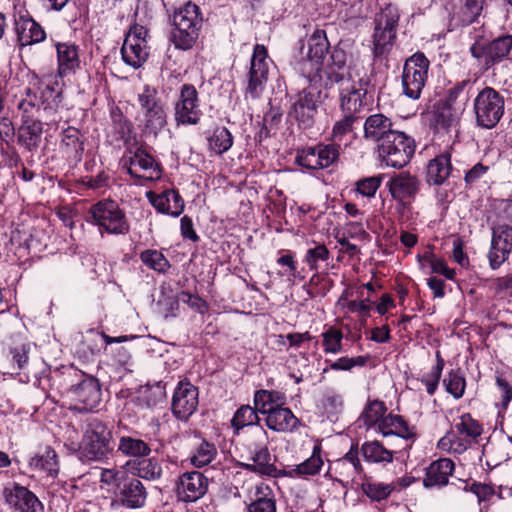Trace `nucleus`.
<instances>
[{
    "label": "nucleus",
    "instance_id": "3",
    "mask_svg": "<svg viewBox=\"0 0 512 512\" xmlns=\"http://www.w3.org/2000/svg\"><path fill=\"white\" fill-rule=\"evenodd\" d=\"M115 448L113 426L100 418H89L84 428L83 460L106 463L114 456Z\"/></svg>",
    "mask_w": 512,
    "mask_h": 512
},
{
    "label": "nucleus",
    "instance_id": "8",
    "mask_svg": "<svg viewBox=\"0 0 512 512\" xmlns=\"http://www.w3.org/2000/svg\"><path fill=\"white\" fill-rule=\"evenodd\" d=\"M415 150L414 138L400 130L390 133L376 148L381 164L395 169L405 167L414 156Z\"/></svg>",
    "mask_w": 512,
    "mask_h": 512
},
{
    "label": "nucleus",
    "instance_id": "1",
    "mask_svg": "<svg viewBox=\"0 0 512 512\" xmlns=\"http://www.w3.org/2000/svg\"><path fill=\"white\" fill-rule=\"evenodd\" d=\"M298 69L310 82L326 75L325 87L351 78L358 62V50L351 39H340L331 45L324 29H315L297 42Z\"/></svg>",
    "mask_w": 512,
    "mask_h": 512
},
{
    "label": "nucleus",
    "instance_id": "56",
    "mask_svg": "<svg viewBox=\"0 0 512 512\" xmlns=\"http://www.w3.org/2000/svg\"><path fill=\"white\" fill-rule=\"evenodd\" d=\"M387 407L381 400H369L362 413V418L366 426L372 427L379 424L386 415Z\"/></svg>",
    "mask_w": 512,
    "mask_h": 512
},
{
    "label": "nucleus",
    "instance_id": "13",
    "mask_svg": "<svg viewBox=\"0 0 512 512\" xmlns=\"http://www.w3.org/2000/svg\"><path fill=\"white\" fill-rule=\"evenodd\" d=\"M341 145L337 142H319L298 149L295 163L307 170H324L337 165L340 159Z\"/></svg>",
    "mask_w": 512,
    "mask_h": 512
},
{
    "label": "nucleus",
    "instance_id": "62",
    "mask_svg": "<svg viewBox=\"0 0 512 512\" xmlns=\"http://www.w3.org/2000/svg\"><path fill=\"white\" fill-rule=\"evenodd\" d=\"M383 179L384 175L382 174L359 179L355 184V190L364 197H374Z\"/></svg>",
    "mask_w": 512,
    "mask_h": 512
},
{
    "label": "nucleus",
    "instance_id": "40",
    "mask_svg": "<svg viewBox=\"0 0 512 512\" xmlns=\"http://www.w3.org/2000/svg\"><path fill=\"white\" fill-rule=\"evenodd\" d=\"M361 479L360 489L371 502L386 501L395 490L393 483L378 482L372 476L363 474Z\"/></svg>",
    "mask_w": 512,
    "mask_h": 512
},
{
    "label": "nucleus",
    "instance_id": "42",
    "mask_svg": "<svg viewBox=\"0 0 512 512\" xmlns=\"http://www.w3.org/2000/svg\"><path fill=\"white\" fill-rule=\"evenodd\" d=\"M361 455L365 462L370 464L386 465L393 462V451L384 447L378 440L365 441L360 447Z\"/></svg>",
    "mask_w": 512,
    "mask_h": 512
},
{
    "label": "nucleus",
    "instance_id": "32",
    "mask_svg": "<svg viewBox=\"0 0 512 512\" xmlns=\"http://www.w3.org/2000/svg\"><path fill=\"white\" fill-rule=\"evenodd\" d=\"M265 424L272 431L287 433L298 430L301 421L290 408L278 406L266 414Z\"/></svg>",
    "mask_w": 512,
    "mask_h": 512
},
{
    "label": "nucleus",
    "instance_id": "48",
    "mask_svg": "<svg viewBox=\"0 0 512 512\" xmlns=\"http://www.w3.org/2000/svg\"><path fill=\"white\" fill-rule=\"evenodd\" d=\"M208 149L216 155H223L233 146L234 137L225 126H215L212 133L207 136Z\"/></svg>",
    "mask_w": 512,
    "mask_h": 512
},
{
    "label": "nucleus",
    "instance_id": "25",
    "mask_svg": "<svg viewBox=\"0 0 512 512\" xmlns=\"http://www.w3.org/2000/svg\"><path fill=\"white\" fill-rule=\"evenodd\" d=\"M127 151L131 154L125 162L127 172L131 177L141 178L139 171L148 172L149 178L160 177L162 168L159 162L148 152L144 145L137 146L134 151L128 146Z\"/></svg>",
    "mask_w": 512,
    "mask_h": 512
},
{
    "label": "nucleus",
    "instance_id": "60",
    "mask_svg": "<svg viewBox=\"0 0 512 512\" xmlns=\"http://www.w3.org/2000/svg\"><path fill=\"white\" fill-rule=\"evenodd\" d=\"M66 449L78 453L84 459V428L79 431L74 425H66Z\"/></svg>",
    "mask_w": 512,
    "mask_h": 512
},
{
    "label": "nucleus",
    "instance_id": "24",
    "mask_svg": "<svg viewBox=\"0 0 512 512\" xmlns=\"http://www.w3.org/2000/svg\"><path fill=\"white\" fill-rule=\"evenodd\" d=\"M3 495L13 512H44L38 497L24 486L13 484L4 489Z\"/></svg>",
    "mask_w": 512,
    "mask_h": 512
},
{
    "label": "nucleus",
    "instance_id": "11",
    "mask_svg": "<svg viewBox=\"0 0 512 512\" xmlns=\"http://www.w3.org/2000/svg\"><path fill=\"white\" fill-rule=\"evenodd\" d=\"M400 15L397 10L386 8L379 19L375 20L372 34V53L376 60L389 61V56L397 40V27Z\"/></svg>",
    "mask_w": 512,
    "mask_h": 512
},
{
    "label": "nucleus",
    "instance_id": "50",
    "mask_svg": "<svg viewBox=\"0 0 512 512\" xmlns=\"http://www.w3.org/2000/svg\"><path fill=\"white\" fill-rule=\"evenodd\" d=\"M446 391L455 399L463 397L466 388V379L461 368L451 369L443 379Z\"/></svg>",
    "mask_w": 512,
    "mask_h": 512
},
{
    "label": "nucleus",
    "instance_id": "36",
    "mask_svg": "<svg viewBox=\"0 0 512 512\" xmlns=\"http://www.w3.org/2000/svg\"><path fill=\"white\" fill-rule=\"evenodd\" d=\"M379 432L383 436L396 435L412 442L417 438L416 427L410 426L403 416L393 413H389L382 418L379 424Z\"/></svg>",
    "mask_w": 512,
    "mask_h": 512
},
{
    "label": "nucleus",
    "instance_id": "12",
    "mask_svg": "<svg viewBox=\"0 0 512 512\" xmlns=\"http://www.w3.org/2000/svg\"><path fill=\"white\" fill-rule=\"evenodd\" d=\"M430 64L422 51L415 52L405 60L401 75L403 95L411 100L420 99L428 82Z\"/></svg>",
    "mask_w": 512,
    "mask_h": 512
},
{
    "label": "nucleus",
    "instance_id": "57",
    "mask_svg": "<svg viewBox=\"0 0 512 512\" xmlns=\"http://www.w3.org/2000/svg\"><path fill=\"white\" fill-rule=\"evenodd\" d=\"M370 360V355H359L357 357L343 356L335 361L325 360V363L329 364L328 368L323 369V373H326L328 369L334 371H351L355 367H364Z\"/></svg>",
    "mask_w": 512,
    "mask_h": 512
},
{
    "label": "nucleus",
    "instance_id": "26",
    "mask_svg": "<svg viewBox=\"0 0 512 512\" xmlns=\"http://www.w3.org/2000/svg\"><path fill=\"white\" fill-rule=\"evenodd\" d=\"M252 462H238L237 466L247 472L261 476L277 478L283 476V471L277 469L272 454L267 445L257 444L251 457Z\"/></svg>",
    "mask_w": 512,
    "mask_h": 512
},
{
    "label": "nucleus",
    "instance_id": "27",
    "mask_svg": "<svg viewBox=\"0 0 512 512\" xmlns=\"http://www.w3.org/2000/svg\"><path fill=\"white\" fill-rule=\"evenodd\" d=\"M146 196L158 213L178 217L184 211L185 202L178 189H165L161 193L149 191Z\"/></svg>",
    "mask_w": 512,
    "mask_h": 512
},
{
    "label": "nucleus",
    "instance_id": "19",
    "mask_svg": "<svg viewBox=\"0 0 512 512\" xmlns=\"http://www.w3.org/2000/svg\"><path fill=\"white\" fill-rule=\"evenodd\" d=\"M483 431V424L475 419L471 413H463L454 421L451 431V435L454 438L451 442L456 445L454 450L458 453H463L472 444H477ZM449 435L450 433H448Z\"/></svg>",
    "mask_w": 512,
    "mask_h": 512
},
{
    "label": "nucleus",
    "instance_id": "53",
    "mask_svg": "<svg viewBox=\"0 0 512 512\" xmlns=\"http://www.w3.org/2000/svg\"><path fill=\"white\" fill-rule=\"evenodd\" d=\"M331 258V253L325 244L314 243L305 253L303 261L307 264L311 271H318L320 263H326Z\"/></svg>",
    "mask_w": 512,
    "mask_h": 512
},
{
    "label": "nucleus",
    "instance_id": "47",
    "mask_svg": "<svg viewBox=\"0 0 512 512\" xmlns=\"http://www.w3.org/2000/svg\"><path fill=\"white\" fill-rule=\"evenodd\" d=\"M84 141L81 132L74 127L66 128V162L74 168L82 160Z\"/></svg>",
    "mask_w": 512,
    "mask_h": 512
},
{
    "label": "nucleus",
    "instance_id": "52",
    "mask_svg": "<svg viewBox=\"0 0 512 512\" xmlns=\"http://www.w3.org/2000/svg\"><path fill=\"white\" fill-rule=\"evenodd\" d=\"M40 99L31 87H25L21 93L17 107L22 112V119L34 118L39 111Z\"/></svg>",
    "mask_w": 512,
    "mask_h": 512
},
{
    "label": "nucleus",
    "instance_id": "9",
    "mask_svg": "<svg viewBox=\"0 0 512 512\" xmlns=\"http://www.w3.org/2000/svg\"><path fill=\"white\" fill-rule=\"evenodd\" d=\"M471 56L488 71L494 66L511 59L512 34L504 32L487 40L478 38L469 48Z\"/></svg>",
    "mask_w": 512,
    "mask_h": 512
},
{
    "label": "nucleus",
    "instance_id": "59",
    "mask_svg": "<svg viewBox=\"0 0 512 512\" xmlns=\"http://www.w3.org/2000/svg\"><path fill=\"white\" fill-rule=\"evenodd\" d=\"M360 119L361 116L343 113V116L335 121L332 128L331 135L334 142H341L346 135L353 132L355 124L358 123Z\"/></svg>",
    "mask_w": 512,
    "mask_h": 512
},
{
    "label": "nucleus",
    "instance_id": "21",
    "mask_svg": "<svg viewBox=\"0 0 512 512\" xmlns=\"http://www.w3.org/2000/svg\"><path fill=\"white\" fill-rule=\"evenodd\" d=\"M491 232L488 260L491 269L496 270L509 259L512 252V226L500 223L494 224Z\"/></svg>",
    "mask_w": 512,
    "mask_h": 512
},
{
    "label": "nucleus",
    "instance_id": "34",
    "mask_svg": "<svg viewBox=\"0 0 512 512\" xmlns=\"http://www.w3.org/2000/svg\"><path fill=\"white\" fill-rule=\"evenodd\" d=\"M474 86L475 81L471 80L469 77L457 81L446 89L445 96L442 100L452 106L454 110H458L463 114L473 95Z\"/></svg>",
    "mask_w": 512,
    "mask_h": 512
},
{
    "label": "nucleus",
    "instance_id": "35",
    "mask_svg": "<svg viewBox=\"0 0 512 512\" xmlns=\"http://www.w3.org/2000/svg\"><path fill=\"white\" fill-rule=\"evenodd\" d=\"M323 449L320 441H317L312 449V454L302 463L295 465L288 471H283V476L290 478H307L318 475L324 465L322 457Z\"/></svg>",
    "mask_w": 512,
    "mask_h": 512
},
{
    "label": "nucleus",
    "instance_id": "18",
    "mask_svg": "<svg viewBox=\"0 0 512 512\" xmlns=\"http://www.w3.org/2000/svg\"><path fill=\"white\" fill-rule=\"evenodd\" d=\"M199 405V388L188 378L179 380L171 399V412L175 419L187 423L197 411Z\"/></svg>",
    "mask_w": 512,
    "mask_h": 512
},
{
    "label": "nucleus",
    "instance_id": "30",
    "mask_svg": "<svg viewBox=\"0 0 512 512\" xmlns=\"http://www.w3.org/2000/svg\"><path fill=\"white\" fill-rule=\"evenodd\" d=\"M115 453H120L125 457L145 458L150 455V445L138 437L137 431L127 430L123 432L121 429L116 432Z\"/></svg>",
    "mask_w": 512,
    "mask_h": 512
},
{
    "label": "nucleus",
    "instance_id": "22",
    "mask_svg": "<svg viewBox=\"0 0 512 512\" xmlns=\"http://www.w3.org/2000/svg\"><path fill=\"white\" fill-rule=\"evenodd\" d=\"M109 118L110 127L106 138L111 145L123 143L128 147L133 141H136V132L132 121L115 103L109 105Z\"/></svg>",
    "mask_w": 512,
    "mask_h": 512
},
{
    "label": "nucleus",
    "instance_id": "10",
    "mask_svg": "<svg viewBox=\"0 0 512 512\" xmlns=\"http://www.w3.org/2000/svg\"><path fill=\"white\" fill-rule=\"evenodd\" d=\"M473 112L477 127L495 128L505 113L504 95L493 87H484L473 100Z\"/></svg>",
    "mask_w": 512,
    "mask_h": 512
},
{
    "label": "nucleus",
    "instance_id": "28",
    "mask_svg": "<svg viewBox=\"0 0 512 512\" xmlns=\"http://www.w3.org/2000/svg\"><path fill=\"white\" fill-rule=\"evenodd\" d=\"M451 158V153L446 150L428 161L426 182L430 186H442L448 182L450 177H454V172L459 174V171L454 169Z\"/></svg>",
    "mask_w": 512,
    "mask_h": 512
},
{
    "label": "nucleus",
    "instance_id": "20",
    "mask_svg": "<svg viewBox=\"0 0 512 512\" xmlns=\"http://www.w3.org/2000/svg\"><path fill=\"white\" fill-rule=\"evenodd\" d=\"M387 188L392 198L403 210H409L420 191L421 182L417 176L401 172L387 182Z\"/></svg>",
    "mask_w": 512,
    "mask_h": 512
},
{
    "label": "nucleus",
    "instance_id": "45",
    "mask_svg": "<svg viewBox=\"0 0 512 512\" xmlns=\"http://www.w3.org/2000/svg\"><path fill=\"white\" fill-rule=\"evenodd\" d=\"M122 60L133 68H139L149 56L147 43L124 39L121 47Z\"/></svg>",
    "mask_w": 512,
    "mask_h": 512
},
{
    "label": "nucleus",
    "instance_id": "15",
    "mask_svg": "<svg viewBox=\"0 0 512 512\" xmlns=\"http://www.w3.org/2000/svg\"><path fill=\"white\" fill-rule=\"evenodd\" d=\"M269 61L271 59H269L267 47L263 44H255L247 73L245 98L258 99L265 91L269 76Z\"/></svg>",
    "mask_w": 512,
    "mask_h": 512
},
{
    "label": "nucleus",
    "instance_id": "55",
    "mask_svg": "<svg viewBox=\"0 0 512 512\" xmlns=\"http://www.w3.org/2000/svg\"><path fill=\"white\" fill-rule=\"evenodd\" d=\"M217 456V448L213 443L202 440L190 457L191 464L197 468L209 465Z\"/></svg>",
    "mask_w": 512,
    "mask_h": 512
},
{
    "label": "nucleus",
    "instance_id": "39",
    "mask_svg": "<svg viewBox=\"0 0 512 512\" xmlns=\"http://www.w3.org/2000/svg\"><path fill=\"white\" fill-rule=\"evenodd\" d=\"M102 338L106 344L104 347V353L106 355H111L114 362L120 367L124 368L127 371H131L129 368L132 364V357L129 350L123 346L121 347H113V344H120L122 342H126L128 340H132L137 338L136 335H122L118 337H112L105 333H102Z\"/></svg>",
    "mask_w": 512,
    "mask_h": 512
},
{
    "label": "nucleus",
    "instance_id": "49",
    "mask_svg": "<svg viewBox=\"0 0 512 512\" xmlns=\"http://www.w3.org/2000/svg\"><path fill=\"white\" fill-rule=\"evenodd\" d=\"M259 411L255 406L249 404L241 405L233 414L230 421L231 427L233 428L234 434L238 435L239 432L245 427L259 425L260 417Z\"/></svg>",
    "mask_w": 512,
    "mask_h": 512
},
{
    "label": "nucleus",
    "instance_id": "44",
    "mask_svg": "<svg viewBox=\"0 0 512 512\" xmlns=\"http://www.w3.org/2000/svg\"><path fill=\"white\" fill-rule=\"evenodd\" d=\"M461 116V112L454 110L442 99H439L433 106L432 117L437 128L449 130L451 127L458 125Z\"/></svg>",
    "mask_w": 512,
    "mask_h": 512
},
{
    "label": "nucleus",
    "instance_id": "43",
    "mask_svg": "<svg viewBox=\"0 0 512 512\" xmlns=\"http://www.w3.org/2000/svg\"><path fill=\"white\" fill-rule=\"evenodd\" d=\"M253 404L260 414L266 415L275 407L286 404V395L278 390L258 389L254 392Z\"/></svg>",
    "mask_w": 512,
    "mask_h": 512
},
{
    "label": "nucleus",
    "instance_id": "63",
    "mask_svg": "<svg viewBox=\"0 0 512 512\" xmlns=\"http://www.w3.org/2000/svg\"><path fill=\"white\" fill-rule=\"evenodd\" d=\"M279 253L281 254L277 260V265L285 268L284 271H279L280 276H288L293 278L299 277L298 272V262L295 258V255L291 251H285L280 250Z\"/></svg>",
    "mask_w": 512,
    "mask_h": 512
},
{
    "label": "nucleus",
    "instance_id": "31",
    "mask_svg": "<svg viewBox=\"0 0 512 512\" xmlns=\"http://www.w3.org/2000/svg\"><path fill=\"white\" fill-rule=\"evenodd\" d=\"M14 30L20 46L37 44L46 38V33L41 25L27 13L20 14L15 18Z\"/></svg>",
    "mask_w": 512,
    "mask_h": 512
},
{
    "label": "nucleus",
    "instance_id": "64",
    "mask_svg": "<svg viewBox=\"0 0 512 512\" xmlns=\"http://www.w3.org/2000/svg\"><path fill=\"white\" fill-rule=\"evenodd\" d=\"M464 483L465 486L463 487V490L475 494L479 502L489 501L495 494H497L492 484L477 481H474L471 485H468L466 482Z\"/></svg>",
    "mask_w": 512,
    "mask_h": 512
},
{
    "label": "nucleus",
    "instance_id": "51",
    "mask_svg": "<svg viewBox=\"0 0 512 512\" xmlns=\"http://www.w3.org/2000/svg\"><path fill=\"white\" fill-rule=\"evenodd\" d=\"M435 358L436 364L432 367L431 371L420 378L421 383L425 385L426 391L430 396H433L437 391L445 366V360L440 351H436Z\"/></svg>",
    "mask_w": 512,
    "mask_h": 512
},
{
    "label": "nucleus",
    "instance_id": "7",
    "mask_svg": "<svg viewBox=\"0 0 512 512\" xmlns=\"http://www.w3.org/2000/svg\"><path fill=\"white\" fill-rule=\"evenodd\" d=\"M101 481L111 484L115 482L113 502L128 509H139L145 506L148 492L142 481L135 476L121 475L113 470H104Z\"/></svg>",
    "mask_w": 512,
    "mask_h": 512
},
{
    "label": "nucleus",
    "instance_id": "2",
    "mask_svg": "<svg viewBox=\"0 0 512 512\" xmlns=\"http://www.w3.org/2000/svg\"><path fill=\"white\" fill-rule=\"evenodd\" d=\"M170 21L169 41L174 48L181 51L193 49L203 27V14L200 7L188 1L174 9Z\"/></svg>",
    "mask_w": 512,
    "mask_h": 512
},
{
    "label": "nucleus",
    "instance_id": "37",
    "mask_svg": "<svg viewBox=\"0 0 512 512\" xmlns=\"http://www.w3.org/2000/svg\"><path fill=\"white\" fill-rule=\"evenodd\" d=\"M43 124L41 121L28 118L22 119V124L17 130V142L27 151H34L41 143Z\"/></svg>",
    "mask_w": 512,
    "mask_h": 512
},
{
    "label": "nucleus",
    "instance_id": "33",
    "mask_svg": "<svg viewBox=\"0 0 512 512\" xmlns=\"http://www.w3.org/2000/svg\"><path fill=\"white\" fill-rule=\"evenodd\" d=\"M363 137L367 141L377 143V145L386 138V136L393 133L394 124L391 118L382 113H375L369 115L363 125Z\"/></svg>",
    "mask_w": 512,
    "mask_h": 512
},
{
    "label": "nucleus",
    "instance_id": "5",
    "mask_svg": "<svg viewBox=\"0 0 512 512\" xmlns=\"http://www.w3.org/2000/svg\"><path fill=\"white\" fill-rule=\"evenodd\" d=\"M88 215L90 222L98 227L101 234L126 235L130 232L126 212L115 200H99L91 205Z\"/></svg>",
    "mask_w": 512,
    "mask_h": 512
},
{
    "label": "nucleus",
    "instance_id": "23",
    "mask_svg": "<svg viewBox=\"0 0 512 512\" xmlns=\"http://www.w3.org/2000/svg\"><path fill=\"white\" fill-rule=\"evenodd\" d=\"M209 479L199 471L185 472L178 478L176 495L179 501L193 503L208 491Z\"/></svg>",
    "mask_w": 512,
    "mask_h": 512
},
{
    "label": "nucleus",
    "instance_id": "46",
    "mask_svg": "<svg viewBox=\"0 0 512 512\" xmlns=\"http://www.w3.org/2000/svg\"><path fill=\"white\" fill-rule=\"evenodd\" d=\"M247 512H277L275 493L269 485L256 486L254 498L248 505Z\"/></svg>",
    "mask_w": 512,
    "mask_h": 512
},
{
    "label": "nucleus",
    "instance_id": "58",
    "mask_svg": "<svg viewBox=\"0 0 512 512\" xmlns=\"http://www.w3.org/2000/svg\"><path fill=\"white\" fill-rule=\"evenodd\" d=\"M140 260L149 269L157 271L158 273H166L170 268V262L164 254L158 250L147 249L140 253Z\"/></svg>",
    "mask_w": 512,
    "mask_h": 512
},
{
    "label": "nucleus",
    "instance_id": "41",
    "mask_svg": "<svg viewBox=\"0 0 512 512\" xmlns=\"http://www.w3.org/2000/svg\"><path fill=\"white\" fill-rule=\"evenodd\" d=\"M29 468L34 472L45 473L55 478L59 473V461L54 449L46 447L29 460Z\"/></svg>",
    "mask_w": 512,
    "mask_h": 512
},
{
    "label": "nucleus",
    "instance_id": "54",
    "mask_svg": "<svg viewBox=\"0 0 512 512\" xmlns=\"http://www.w3.org/2000/svg\"><path fill=\"white\" fill-rule=\"evenodd\" d=\"M322 347L326 354H338L343 352V333L336 326H329L321 334Z\"/></svg>",
    "mask_w": 512,
    "mask_h": 512
},
{
    "label": "nucleus",
    "instance_id": "61",
    "mask_svg": "<svg viewBox=\"0 0 512 512\" xmlns=\"http://www.w3.org/2000/svg\"><path fill=\"white\" fill-rule=\"evenodd\" d=\"M162 466L156 458H146L138 464V476L145 480H157L162 476Z\"/></svg>",
    "mask_w": 512,
    "mask_h": 512
},
{
    "label": "nucleus",
    "instance_id": "29",
    "mask_svg": "<svg viewBox=\"0 0 512 512\" xmlns=\"http://www.w3.org/2000/svg\"><path fill=\"white\" fill-rule=\"evenodd\" d=\"M455 463L452 459L441 457L432 461L425 468L423 487L426 489H441L449 484V478L453 475Z\"/></svg>",
    "mask_w": 512,
    "mask_h": 512
},
{
    "label": "nucleus",
    "instance_id": "6",
    "mask_svg": "<svg viewBox=\"0 0 512 512\" xmlns=\"http://www.w3.org/2000/svg\"><path fill=\"white\" fill-rule=\"evenodd\" d=\"M142 111V133L157 137L167 125V105L158 90L148 84L143 86L137 97Z\"/></svg>",
    "mask_w": 512,
    "mask_h": 512
},
{
    "label": "nucleus",
    "instance_id": "16",
    "mask_svg": "<svg viewBox=\"0 0 512 512\" xmlns=\"http://www.w3.org/2000/svg\"><path fill=\"white\" fill-rule=\"evenodd\" d=\"M371 85L368 76L361 77L357 82L342 87L339 91V105L342 113L360 116L359 114L373 103Z\"/></svg>",
    "mask_w": 512,
    "mask_h": 512
},
{
    "label": "nucleus",
    "instance_id": "38",
    "mask_svg": "<svg viewBox=\"0 0 512 512\" xmlns=\"http://www.w3.org/2000/svg\"><path fill=\"white\" fill-rule=\"evenodd\" d=\"M488 0H454L453 17L462 25L478 22Z\"/></svg>",
    "mask_w": 512,
    "mask_h": 512
},
{
    "label": "nucleus",
    "instance_id": "17",
    "mask_svg": "<svg viewBox=\"0 0 512 512\" xmlns=\"http://www.w3.org/2000/svg\"><path fill=\"white\" fill-rule=\"evenodd\" d=\"M203 116L199 93L193 84L185 83L179 89L174 104V120L178 126L198 125Z\"/></svg>",
    "mask_w": 512,
    "mask_h": 512
},
{
    "label": "nucleus",
    "instance_id": "4",
    "mask_svg": "<svg viewBox=\"0 0 512 512\" xmlns=\"http://www.w3.org/2000/svg\"><path fill=\"white\" fill-rule=\"evenodd\" d=\"M69 387L66 389V398L69 400V409L78 412H89L96 408L102 399V390L99 380L71 365L66 370Z\"/></svg>",
    "mask_w": 512,
    "mask_h": 512
},
{
    "label": "nucleus",
    "instance_id": "14",
    "mask_svg": "<svg viewBox=\"0 0 512 512\" xmlns=\"http://www.w3.org/2000/svg\"><path fill=\"white\" fill-rule=\"evenodd\" d=\"M321 94V90L309 86L295 95L288 116L297 122L299 129L309 130L314 126L322 104Z\"/></svg>",
    "mask_w": 512,
    "mask_h": 512
}]
</instances>
